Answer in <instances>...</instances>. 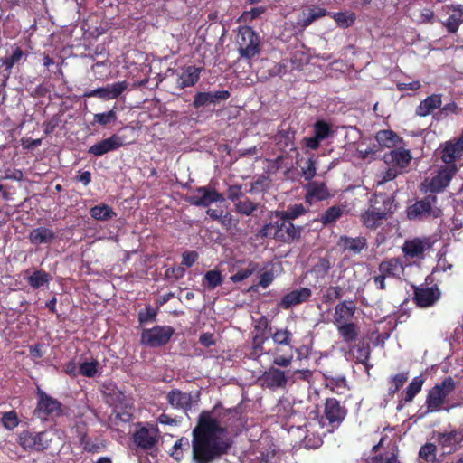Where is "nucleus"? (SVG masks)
<instances>
[{"instance_id": "obj_1", "label": "nucleus", "mask_w": 463, "mask_h": 463, "mask_svg": "<svg viewBox=\"0 0 463 463\" xmlns=\"http://www.w3.org/2000/svg\"><path fill=\"white\" fill-rule=\"evenodd\" d=\"M243 427L236 411L219 407L203 411L193 430V457L196 463H209L224 454L231 446L232 432Z\"/></svg>"}, {"instance_id": "obj_2", "label": "nucleus", "mask_w": 463, "mask_h": 463, "mask_svg": "<svg viewBox=\"0 0 463 463\" xmlns=\"http://www.w3.org/2000/svg\"><path fill=\"white\" fill-rule=\"evenodd\" d=\"M392 212V199L383 194H378L370 200V204L361 213L360 220L366 229L375 230L387 220Z\"/></svg>"}, {"instance_id": "obj_3", "label": "nucleus", "mask_w": 463, "mask_h": 463, "mask_svg": "<svg viewBox=\"0 0 463 463\" xmlns=\"http://www.w3.org/2000/svg\"><path fill=\"white\" fill-rule=\"evenodd\" d=\"M455 382L451 377L444 379L432 387L426 399L427 413L439 411L447 397L454 391Z\"/></svg>"}, {"instance_id": "obj_4", "label": "nucleus", "mask_w": 463, "mask_h": 463, "mask_svg": "<svg viewBox=\"0 0 463 463\" xmlns=\"http://www.w3.org/2000/svg\"><path fill=\"white\" fill-rule=\"evenodd\" d=\"M236 42L239 46L240 55L243 58L250 59L260 52V37L249 26H242L239 29Z\"/></svg>"}, {"instance_id": "obj_5", "label": "nucleus", "mask_w": 463, "mask_h": 463, "mask_svg": "<svg viewBox=\"0 0 463 463\" xmlns=\"http://www.w3.org/2000/svg\"><path fill=\"white\" fill-rule=\"evenodd\" d=\"M441 209L437 205V197L435 195H428L407 209V216L410 220L425 217L437 218L441 215Z\"/></svg>"}, {"instance_id": "obj_6", "label": "nucleus", "mask_w": 463, "mask_h": 463, "mask_svg": "<svg viewBox=\"0 0 463 463\" xmlns=\"http://www.w3.org/2000/svg\"><path fill=\"white\" fill-rule=\"evenodd\" d=\"M53 436L52 431L31 433L25 430L19 435L18 442L25 450L43 451L49 448Z\"/></svg>"}, {"instance_id": "obj_7", "label": "nucleus", "mask_w": 463, "mask_h": 463, "mask_svg": "<svg viewBox=\"0 0 463 463\" xmlns=\"http://www.w3.org/2000/svg\"><path fill=\"white\" fill-rule=\"evenodd\" d=\"M457 171V166H440L433 176L425 179L421 184L422 189L425 192L432 193L442 191L449 184Z\"/></svg>"}, {"instance_id": "obj_8", "label": "nucleus", "mask_w": 463, "mask_h": 463, "mask_svg": "<svg viewBox=\"0 0 463 463\" xmlns=\"http://www.w3.org/2000/svg\"><path fill=\"white\" fill-rule=\"evenodd\" d=\"M439 155L445 166H457L456 162L463 156V134L458 138L442 144L439 149Z\"/></svg>"}, {"instance_id": "obj_9", "label": "nucleus", "mask_w": 463, "mask_h": 463, "mask_svg": "<svg viewBox=\"0 0 463 463\" xmlns=\"http://www.w3.org/2000/svg\"><path fill=\"white\" fill-rule=\"evenodd\" d=\"M186 201L195 206L207 207L213 203L223 202L224 197L214 189L203 186L193 191L186 197Z\"/></svg>"}, {"instance_id": "obj_10", "label": "nucleus", "mask_w": 463, "mask_h": 463, "mask_svg": "<svg viewBox=\"0 0 463 463\" xmlns=\"http://www.w3.org/2000/svg\"><path fill=\"white\" fill-rule=\"evenodd\" d=\"M174 334L170 326H155L145 330L141 335L143 344L156 347L165 345Z\"/></svg>"}, {"instance_id": "obj_11", "label": "nucleus", "mask_w": 463, "mask_h": 463, "mask_svg": "<svg viewBox=\"0 0 463 463\" xmlns=\"http://www.w3.org/2000/svg\"><path fill=\"white\" fill-rule=\"evenodd\" d=\"M128 87L126 80L108 84L105 87L98 88L84 93V97H98L106 100L118 98Z\"/></svg>"}, {"instance_id": "obj_12", "label": "nucleus", "mask_w": 463, "mask_h": 463, "mask_svg": "<svg viewBox=\"0 0 463 463\" xmlns=\"http://www.w3.org/2000/svg\"><path fill=\"white\" fill-rule=\"evenodd\" d=\"M437 441L442 454H451L459 449L463 441V432L454 430L448 433H439Z\"/></svg>"}, {"instance_id": "obj_13", "label": "nucleus", "mask_w": 463, "mask_h": 463, "mask_svg": "<svg viewBox=\"0 0 463 463\" xmlns=\"http://www.w3.org/2000/svg\"><path fill=\"white\" fill-rule=\"evenodd\" d=\"M158 429L154 425L140 428L134 434V442L137 446L148 449H152L158 441Z\"/></svg>"}, {"instance_id": "obj_14", "label": "nucleus", "mask_w": 463, "mask_h": 463, "mask_svg": "<svg viewBox=\"0 0 463 463\" xmlns=\"http://www.w3.org/2000/svg\"><path fill=\"white\" fill-rule=\"evenodd\" d=\"M39 401L35 410V413L38 417L43 416H59L61 413V403L52 399V397L45 394L43 392L39 391Z\"/></svg>"}, {"instance_id": "obj_15", "label": "nucleus", "mask_w": 463, "mask_h": 463, "mask_svg": "<svg viewBox=\"0 0 463 463\" xmlns=\"http://www.w3.org/2000/svg\"><path fill=\"white\" fill-rule=\"evenodd\" d=\"M443 12L448 16L443 24L449 32L456 33L463 23V5L452 4L445 5Z\"/></svg>"}, {"instance_id": "obj_16", "label": "nucleus", "mask_w": 463, "mask_h": 463, "mask_svg": "<svg viewBox=\"0 0 463 463\" xmlns=\"http://www.w3.org/2000/svg\"><path fill=\"white\" fill-rule=\"evenodd\" d=\"M300 235V230L292 224L289 220L285 218H279L276 222V231L274 236L276 239L288 242L294 239L298 238Z\"/></svg>"}, {"instance_id": "obj_17", "label": "nucleus", "mask_w": 463, "mask_h": 463, "mask_svg": "<svg viewBox=\"0 0 463 463\" xmlns=\"http://www.w3.org/2000/svg\"><path fill=\"white\" fill-rule=\"evenodd\" d=\"M230 97L227 90H218L215 92H198L194 96L193 106L196 109L215 105L220 101L226 100Z\"/></svg>"}, {"instance_id": "obj_18", "label": "nucleus", "mask_w": 463, "mask_h": 463, "mask_svg": "<svg viewBox=\"0 0 463 463\" xmlns=\"http://www.w3.org/2000/svg\"><path fill=\"white\" fill-rule=\"evenodd\" d=\"M122 146V137L118 135H112L111 137L91 146L88 152L95 156H100L108 152L116 150Z\"/></svg>"}, {"instance_id": "obj_19", "label": "nucleus", "mask_w": 463, "mask_h": 463, "mask_svg": "<svg viewBox=\"0 0 463 463\" xmlns=\"http://www.w3.org/2000/svg\"><path fill=\"white\" fill-rule=\"evenodd\" d=\"M430 247L431 241L429 238H414L404 242L402 251L406 256L416 258L420 257Z\"/></svg>"}, {"instance_id": "obj_20", "label": "nucleus", "mask_w": 463, "mask_h": 463, "mask_svg": "<svg viewBox=\"0 0 463 463\" xmlns=\"http://www.w3.org/2000/svg\"><path fill=\"white\" fill-rule=\"evenodd\" d=\"M167 401L172 407L183 411H187L196 402V400L191 393L183 392L179 390L170 392L167 394Z\"/></svg>"}, {"instance_id": "obj_21", "label": "nucleus", "mask_w": 463, "mask_h": 463, "mask_svg": "<svg viewBox=\"0 0 463 463\" xmlns=\"http://www.w3.org/2000/svg\"><path fill=\"white\" fill-rule=\"evenodd\" d=\"M311 297V290L307 288H301L295 290H292L286 294L280 303L279 307L282 308L288 309L291 307L299 305L304 303L309 299Z\"/></svg>"}, {"instance_id": "obj_22", "label": "nucleus", "mask_w": 463, "mask_h": 463, "mask_svg": "<svg viewBox=\"0 0 463 463\" xmlns=\"http://www.w3.org/2000/svg\"><path fill=\"white\" fill-rule=\"evenodd\" d=\"M260 381L262 382V385L269 389H278L285 387L288 379L283 371L271 367L263 373Z\"/></svg>"}, {"instance_id": "obj_23", "label": "nucleus", "mask_w": 463, "mask_h": 463, "mask_svg": "<svg viewBox=\"0 0 463 463\" xmlns=\"http://www.w3.org/2000/svg\"><path fill=\"white\" fill-rule=\"evenodd\" d=\"M337 246L344 251H348L354 255H357L367 246V241L365 237L363 236L355 238L341 236L338 239Z\"/></svg>"}, {"instance_id": "obj_24", "label": "nucleus", "mask_w": 463, "mask_h": 463, "mask_svg": "<svg viewBox=\"0 0 463 463\" xmlns=\"http://www.w3.org/2000/svg\"><path fill=\"white\" fill-rule=\"evenodd\" d=\"M440 298L437 287H423L415 290V298L419 306L427 307L432 306Z\"/></svg>"}, {"instance_id": "obj_25", "label": "nucleus", "mask_w": 463, "mask_h": 463, "mask_svg": "<svg viewBox=\"0 0 463 463\" xmlns=\"http://www.w3.org/2000/svg\"><path fill=\"white\" fill-rule=\"evenodd\" d=\"M201 69L188 66L176 74V84L179 88L194 86L199 80Z\"/></svg>"}, {"instance_id": "obj_26", "label": "nucleus", "mask_w": 463, "mask_h": 463, "mask_svg": "<svg viewBox=\"0 0 463 463\" xmlns=\"http://www.w3.org/2000/svg\"><path fill=\"white\" fill-rule=\"evenodd\" d=\"M411 160L409 150L399 148L391 151L384 156V161L387 165H391L395 168L402 169L406 167Z\"/></svg>"}, {"instance_id": "obj_27", "label": "nucleus", "mask_w": 463, "mask_h": 463, "mask_svg": "<svg viewBox=\"0 0 463 463\" xmlns=\"http://www.w3.org/2000/svg\"><path fill=\"white\" fill-rule=\"evenodd\" d=\"M355 305L353 301H343L335 306L333 316L334 323L338 326L346 323L355 312Z\"/></svg>"}, {"instance_id": "obj_28", "label": "nucleus", "mask_w": 463, "mask_h": 463, "mask_svg": "<svg viewBox=\"0 0 463 463\" xmlns=\"http://www.w3.org/2000/svg\"><path fill=\"white\" fill-rule=\"evenodd\" d=\"M379 271L387 278L401 279L403 275L404 268L399 259L392 258L382 261L379 265Z\"/></svg>"}, {"instance_id": "obj_29", "label": "nucleus", "mask_w": 463, "mask_h": 463, "mask_svg": "<svg viewBox=\"0 0 463 463\" xmlns=\"http://www.w3.org/2000/svg\"><path fill=\"white\" fill-rule=\"evenodd\" d=\"M306 189V201L310 204L329 197V192L322 183L312 182L307 185Z\"/></svg>"}, {"instance_id": "obj_30", "label": "nucleus", "mask_w": 463, "mask_h": 463, "mask_svg": "<svg viewBox=\"0 0 463 463\" xmlns=\"http://www.w3.org/2000/svg\"><path fill=\"white\" fill-rule=\"evenodd\" d=\"M325 414L331 423H339L345 415V410L335 399H327L325 404Z\"/></svg>"}, {"instance_id": "obj_31", "label": "nucleus", "mask_w": 463, "mask_h": 463, "mask_svg": "<svg viewBox=\"0 0 463 463\" xmlns=\"http://www.w3.org/2000/svg\"><path fill=\"white\" fill-rule=\"evenodd\" d=\"M442 104L441 96L432 94L423 99L416 109V114L420 117H426L431 114L436 109Z\"/></svg>"}, {"instance_id": "obj_32", "label": "nucleus", "mask_w": 463, "mask_h": 463, "mask_svg": "<svg viewBox=\"0 0 463 463\" xmlns=\"http://www.w3.org/2000/svg\"><path fill=\"white\" fill-rule=\"evenodd\" d=\"M53 239L54 232L44 227L33 229L29 234L30 241L35 245L51 243Z\"/></svg>"}, {"instance_id": "obj_33", "label": "nucleus", "mask_w": 463, "mask_h": 463, "mask_svg": "<svg viewBox=\"0 0 463 463\" xmlns=\"http://www.w3.org/2000/svg\"><path fill=\"white\" fill-rule=\"evenodd\" d=\"M375 139L378 145L383 147H393L400 142V137L392 130L379 131Z\"/></svg>"}, {"instance_id": "obj_34", "label": "nucleus", "mask_w": 463, "mask_h": 463, "mask_svg": "<svg viewBox=\"0 0 463 463\" xmlns=\"http://www.w3.org/2000/svg\"><path fill=\"white\" fill-rule=\"evenodd\" d=\"M90 213L93 219L98 221H106L116 215L112 208L107 204H99L92 207Z\"/></svg>"}, {"instance_id": "obj_35", "label": "nucleus", "mask_w": 463, "mask_h": 463, "mask_svg": "<svg viewBox=\"0 0 463 463\" xmlns=\"http://www.w3.org/2000/svg\"><path fill=\"white\" fill-rule=\"evenodd\" d=\"M344 213V208L341 206H332L328 208L324 214L320 217V222L324 225H328L338 220Z\"/></svg>"}, {"instance_id": "obj_36", "label": "nucleus", "mask_w": 463, "mask_h": 463, "mask_svg": "<svg viewBox=\"0 0 463 463\" xmlns=\"http://www.w3.org/2000/svg\"><path fill=\"white\" fill-rule=\"evenodd\" d=\"M50 280V276L42 270H35L32 275L28 276L27 281L29 285L34 288H41L47 284Z\"/></svg>"}, {"instance_id": "obj_37", "label": "nucleus", "mask_w": 463, "mask_h": 463, "mask_svg": "<svg viewBox=\"0 0 463 463\" xmlns=\"http://www.w3.org/2000/svg\"><path fill=\"white\" fill-rule=\"evenodd\" d=\"M424 383L422 376H416L412 379L406 390L405 402H411L419 393Z\"/></svg>"}, {"instance_id": "obj_38", "label": "nucleus", "mask_w": 463, "mask_h": 463, "mask_svg": "<svg viewBox=\"0 0 463 463\" xmlns=\"http://www.w3.org/2000/svg\"><path fill=\"white\" fill-rule=\"evenodd\" d=\"M338 331L346 342L354 341L357 337V328L353 323H344L337 326Z\"/></svg>"}, {"instance_id": "obj_39", "label": "nucleus", "mask_w": 463, "mask_h": 463, "mask_svg": "<svg viewBox=\"0 0 463 463\" xmlns=\"http://www.w3.org/2000/svg\"><path fill=\"white\" fill-rule=\"evenodd\" d=\"M306 210L302 204H294L292 206H289L286 211L278 212L277 217L285 218L290 221L304 214Z\"/></svg>"}, {"instance_id": "obj_40", "label": "nucleus", "mask_w": 463, "mask_h": 463, "mask_svg": "<svg viewBox=\"0 0 463 463\" xmlns=\"http://www.w3.org/2000/svg\"><path fill=\"white\" fill-rule=\"evenodd\" d=\"M222 282V279L221 273L218 270H210L205 273L203 278V284L211 289L215 288L217 286L221 285Z\"/></svg>"}, {"instance_id": "obj_41", "label": "nucleus", "mask_w": 463, "mask_h": 463, "mask_svg": "<svg viewBox=\"0 0 463 463\" xmlns=\"http://www.w3.org/2000/svg\"><path fill=\"white\" fill-rule=\"evenodd\" d=\"M79 372L86 377H95L99 374V363L97 361L84 362L79 366Z\"/></svg>"}, {"instance_id": "obj_42", "label": "nucleus", "mask_w": 463, "mask_h": 463, "mask_svg": "<svg viewBox=\"0 0 463 463\" xmlns=\"http://www.w3.org/2000/svg\"><path fill=\"white\" fill-rule=\"evenodd\" d=\"M257 269H258V264L254 263V262H250V263H249L247 268L241 269L237 273L232 275L231 277V280L233 282L242 281V280L246 279L247 278H249L250 276H251L253 273H255L257 271Z\"/></svg>"}, {"instance_id": "obj_43", "label": "nucleus", "mask_w": 463, "mask_h": 463, "mask_svg": "<svg viewBox=\"0 0 463 463\" xmlns=\"http://www.w3.org/2000/svg\"><path fill=\"white\" fill-rule=\"evenodd\" d=\"M437 446L433 443H426L419 451V457L426 462H433L436 459Z\"/></svg>"}, {"instance_id": "obj_44", "label": "nucleus", "mask_w": 463, "mask_h": 463, "mask_svg": "<svg viewBox=\"0 0 463 463\" xmlns=\"http://www.w3.org/2000/svg\"><path fill=\"white\" fill-rule=\"evenodd\" d=\"M326 13V11L323 8L317 7V8L311 9L307 15L304 14V18L301 21V25L303 27H307L315 20L325 16Z\"/></svg>"}, {"instance_id": "obj_45", "label": "nucleus", "mask_w": 463, "mask_h": 463, "mask_svg": "<svg viewBox=\"0 0 463 463\" xmlns=\"http://www.w3.org/2000/svg\"><path fill=\"white\" fill-rule=\"evenodd\" d=\"M24 56V52L20 48H16L9 58L2 60V64L5 66V71H11L13 66L19 62Z\"/></svg>"}, {"instance_id": "obj_46", "label": "nucleus", "mask_w": 463, "mask_h": 463, "mask_svg": "<svg viewBox=\"0 0 463 463\" xmlns=\"http://www.w3.org/2000/svg\"><path fill=\"white\" fill-rule=\"evenodd\" d=\"M235 208L238 213L244 215H250L256 210L257 205L249 199H245L237 202L235 203Z\"/></svg>"}, {"instance_id": "obj_47", "label": "nucleus", "mask_w": 463, "mask_h": 463, "mask_svg": "<svg viewBox=\"0 0 463 463\" xmlns=\"http://www.w3.org/2000/svg\"><path fill=\"white\" fill-rule=\"evenodd\" d=\"M292 334L287 329L277 330L272 335V339L275 344L288 345L290 344Z\"/></svg>"}, {"instance_id": "obj_48", "label": "nucleus", "mask_w": 463, "mask_h": 463, "mask_svg": "<svg viewBox=\"0 0 463 463\" xmlns=\"http://www.w3.org/2000/svg\"><path fill=\"white\" fill-rule=\"evenodd\" d=\"M389 168L384 171L383 174L378 175L376 179L377 185H382L386 182L393 180L399 174V170L394 166L388 165Z\"/></svg>"}, {"instance_id": "obj_49", "label": "nucleus", "mask_w": 463, "mask_h": 463, "mask_svg": "<svg viewBox=\"0 0 463 463\" xmlns=\"http://www.w3.org/2000/svg\"><path fill=\"white\" fill-rule=\"evenodd\" d=\"M117 118L116 111L111 109L105 113H97L94 115V123L105 126Z\"/></svg>"}, {"instance_id": "obj_50", "label": "nucleus", "mask_w": 463, "mask_h": 463, "mask_svg": "<svg viewBox=\"0 0 463 463\" xmlns=\"http://www.w3.org/2000/svg\"><path fill=\"white\" fill-rule=\"evenodd\" d=\"M342 297V288L339 287H330L326 288L322 296L323 301L326 303L333 302Z\"/></svg>"}, {"instance_id": "obj_51", "label": "nucleus", "mask_w": 463, "mask_h": 463, "mask_svg": "<svg viewBox=\"0 0 463 463\" xmlns=\"http://www.w3.org/2000/svg\"><path fill=\"white\" fill-rule=\"evenodd\" d=\"M408 379V373H402L396 374L392 382L390 383L389 392L391 393H395L407 381Z\"/></svg>"}, {"instance_id": "obj_52", "label": "nucleus", "mask_w": 463, "mask_h": 463, "mask_svg": "<svg viewBox=\"0 0 463 463\" xmlns=\"http://www.w3.org/2000/svg\"><path fill=\"white\" fill-rule=\"evenodd\" d=\"M314 132L315 137L318 138L320 141H322L328 137L330 133V128L326 123L323 121H318L315 124Z\"/></svg>"}, {"instance_id": "obj_53", "label": "nucleus", "mask_w": 463, "mask_h": 463, "mask_svg": "<svg viewBox=\"0 0 463 463\" xmlns=\"http://www.w3.org/2000/svg\"><path fill=\"white\" fill-rule=\"evenodd\" d=\"M2 422L6 429L12 430L18 425L19 420L15 412L9 411L3 415Z\"/></svg>"}, {"instance_id": "obj_54", "label": "nucleus", "mask_w": 463, "mask_h": 463, "mask_svg": "<svg viewBox=\"0 0 463 463\" xmlns=\"http://www.w3.org/2000/svg\"><path fill=\"white\" fill-rule=\"evenodd\" d=\"M302 174L306 180H310L316 175L315 162L309 158L302 167Z\"/></svg>"}, {"instance_id": "obj_55", "label": "nucleus", "mask_w": 463, "mask_h": 463, "mask_svg": "<svg viewBox=\"0 0 463 463\" xmlns=\"http://www.w3.org/2000/svg\"><path fill=\"white\" fill-rule=\"evenodd\" d=\"M377 151H378V148L375 145L373 146H366V147H363L362 146H360L357 148V154H358L359 157H361L363 159L373 158V156L376 154Z\"/></svg>"}, {"instance_id": "obj_56", "label": "nucleus", "mask_w": 463, "mask_h": 463, "mask_svg": "<svg viewBox=\"0 0 463 463\" xmlns=\"http://www.w3.org/2000/svg\"><path fill=\"white\" fill-rule=\"evenodd\" d=\"M334 19L335 21L340 25V26H343V27H347L349 26L354 19L352 17V15H347L345 13H337V14H334Z\"/></svg>"}, {"instance_id": "obj_57", "label": "nucleus", "mask_w": 463, "mask_h": 463, "mask_svg": "<svg viewBox=\"0 0 463 463\" xmlns=\"http://www.w3.org/2000/svg\"><path fill=\"white\" fill-rule=\"evenodd\" d=\"M293 360V355H279L278 354H274L273 364L281 367L288 366Z\"/></svg>"}, {"instance_id": "obj_58", "label": "nucleus", "mask_w": 463, "mask_h": 463, "mask_svg": "<svg viewBox=\"0 0 463 463\" xmlns=\"http://www.w3.org/2000/svg\"><path fill=\"white\" fill-rule=\"evenodd\" d=\"M114 412L116 413V418L119 419L123 422H128L132 419L131 408L120 411L118 407H116Z\"/></svg>"}, {"instance_id": "obj_59", "label": "nucleus", "mask_w": 463, "mask_h": 463, "mask_svg": "<svg viewBox=\"0 0 463 463\" xmlns=\"http://www.w3.org/2000/svg\"><path fill=\"white\" fill-rule=\"evenodd\" d=\"M274 279V275L271 270L265 271L260 274L259 285L263 288H268Z\"/></svg>"}, {"instance_id": "obj_60", "label": "nucleus", "mask_w": 463, "mask_h": 463, "mask_svg": "<svg viewBox=\"0 0 463 463\" xmlns=\"http://www.w3.org/2000/svg\"><path fill=\"white\" fill-rule=\"evenodd\" d=\"M198 258V254L194 251H188L183 254L182 264L190 267L192 266Z\"/></svg>"}, {"instance_id": "obj_61", "label": "nucleus", "mask_w": 463, "mask_h": 463, "mask_svg": "<svg viewBox=\"0 0 463 463\" xmlns=\"http://www.w3.org/2000/svg\"><path fill=\"white\" fill-rule=\"evenodd\" d=\"M373 463H400L394 454H387L385 456L376 457L373 459Z\"/></svg>"}, {"instance_id": "obj_62", "label": "nucleus", "mask_w": 463, "mask_h": 463, "mask_svg": "<svg viewBox=\"0 0 463 463\" xmlns=\"http://www.w3.org/2000/svg\"><path fill=\"white\" fill-rule=\"evenodd\" d=\"M184 269L182 267L167 269L165 271V276L169 279H171V278L179 279V278H182L184 276Z\"/></svg>"}, {"instance_id": "obj_63", "label": "nucleus", "mask_w": 463, "mask_h": 463, "mask_svg": "<svg viewBox=\"0 0 463 463\" xmlns=\"http://www.w3.org/2000/svg\"><path fill=\"white\" fill-rule=\"evenodd\" d=\"M397 87L400 90H416L420 88V82L419 80H413L411 82L406 83V82H400L397 84Z\"/></svg>"}, {"instance_id": "obj_64", "label": "nucleus", "mask_w": 463, "mask_h": 463, "mask_svg": "<svg viewBox=\"0 0 463 463\" xmlns=\"http://www.w3.org/2000/svg\"><path fill=\"white\" fill-rule=\"evenodd\" d=\"M264 11L265 9L263 7H255L252 8L250 12L245 13L243 15L245 19H248L249 17L250 19H255L260 14H262Z\"/></svg>"}]
</instances>
